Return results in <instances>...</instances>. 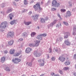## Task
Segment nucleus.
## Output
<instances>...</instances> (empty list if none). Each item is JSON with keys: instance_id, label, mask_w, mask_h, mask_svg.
<instances>
[{"instance_id": "f257e3e1", "label": "nucleus", "mask_w": 76, "mask_h": 76, "mask_svg": "<svg viewBox=\"0 0 76 76\" xmlns=\"http://www.w3.org/2000/svg\"><path fill=\"white\" fill-rule=\"evenodd\" d=\"M33 8L34 9L35 11H38L39 9V10H42V8L40 7V3L37 2L35 5L33 6Z\"/></svg>"}, {"instance_id": "f03ea898", "label": "nucleus", "mask_w": 76, "mask_h": 76, "mask_svg": "<svg viewBox=\"0 0 76 76\" xmlns=\"http://www.w3.org/2000/svg\"><path fill=\"white\" fill-rule=\"evenodd\" d=\"M7 27V22L6 21L2 22L0 25V28L1 29H5Z\"/></svg>"}, {"instance_id": "7ed1b4c3", "label": "nucleus", "mask_w": 76, "mask_h": 76, "mask_svg": "<svg viewBox=\"0 0 76 76\" xmlns=\"http://www.w3.org/2000/svg\"><path fill=\"white\" fill-rule=\"evenodd\" d=\"M12 61L14 64H18L21 61V60L18 58H16L15 59H12Z\"/></svg>"}, {"instance_id": "20e7f679", "label": "nucleus", "mask_w": 76, "mask_h": 76, "mask_svg": "<svg viewBox=\"0 0 76 76\" xmlns=\"http://www.w3.org/2000/svg\"><path fill=\"white\" fill-rule=\"evenodd\" d=\"M52 6H55V7H59L60 4L57 3V1L55 0H53L52 2Z\"/></svg>"}, {"instance_id": "39448f33", "label": "nucleus", "mask_w": 76, "mask_h": 76, "mask_svg": "<svg viewBox=\"0 0 76 76\" xmlns=\"http://www.w3.org/2000/svg\"><path fill=\"white\" fill-rule=\"evenodd\" d=\"M34 56L35 57H39L42 55V53L37 51H35L34 52Z\"/></svg>"}, {"instance_id": "423d86ee", "label": "nucleus", "mask_w": 76, "mask_h": 76, "mask_svg": "<svg viewBox=\"0 0 76 76\" xmlns=\"http://www.w3.org/2000/svg\"><path fill=\"white\" fill-rule=\"evenodd\" d=\"M38 61L40 63L41 62L40 64V66H44V59H43L42 60L39 59L38 60Z\"/></svg>"}, {"instance_id": "0eeeda50", "label": "nucleus", "mask_w": 76, "mask_h": 76, "mask_svg": "<svg viewBox=\"0 0 76 76\" xmlns=\"http://www.w3.org/2000/svg\"><path fill=\"white\" fill-rule=\"evenodd\" d=\"M58 59L59 60L62 61V62H63L66 60V58L64 57L63 56H60L58 58Z\"/></svg>"}, {"instance_id": "6e6552de", "label": "nucleus", "mask_w": 76, "mask_h": 76, "mask_svg": "<svg viewBox=\"0 0 76 76\" xmlns=\"http://www.w3.org/2000/svg\"><path fill=\"white\" fill-rule=\"evenodd\" d=\"M14 35V32H9L8 34V37H13Z\"/></svg>"}, {"instance_id": "1a4fd4ad", "label": "nucleus", "mask_w": 76, "mask_h": 76, "mask_svg": "<svg viewBox=\"0 0 76 76\" xmlns=\"http://www.w3.org/2000/svg\"><path fill=\"white\" fill-rule=\"evenodd\" d=\"M6 60V58L4 57H2L1 59V62L3 63L5 61V60Z\"/></svg>"}, {"instance_id": "9d476101", "label": "nucleus", "mask_w": 76, "mask_h": 76, "mask_svg": "<svg viewBox=\"0 0 76 76\" xmlns=\"http://www.w3.org/2000/svg\"><path fill=\"white\" fill-rule=\"evenodd\" d=\"M31 51V49L29 48H27L26 50V52L27 53H29Z\"/></svg>"}, {"instance_id": "9b49d317", "label": "nucleus", "mask_w": 76, "mask_h": 76, "mask_svg": "<svg viewBox=\"0 0 76 76\" xmlns=\"http://www.w3.org/2000/svg\"><path fill=\"white\" fill-rule=\"evenodd\" d=\"M38 16H39V15H36L34 16H32V18L34 20H37L38 19Z\"/></svg>"}, {"instance_id": "f8f14e48", "label": "nucleus", "mask_w": 76, "mask_h": 76, "mask_svg": "<svg viewBox=\"0 0 76 76\" xmlns=\"http://www.w3.org/2000/svg\"><path fill=\"white\" fill-rule=\"evenodd\" d=\"M40 43V41H37L36 42L35 44H34V46H36V47H38L39 45V43Z\"/></svg>"}, {"instance_id": "ddd939ff", "label": "nucleus", "mask_w": 76, "mask_h": 76, "mask_svg": "<svg viewBox=\"0 0 76 76\" xmlns=\"http://www.w3.org/2000/svg\"><path fill=\"white\" fill-rule=\"evenodd\" d=\"M64 64L65 65H70V62L69 60H68L65 62Z\"/></svg>"}, {"instance_id": "4468645a", "label": "nucleus", "mask_w": 76, "mask_h": 76, "mask_svg": "<svg viewBox=\"0 0 76 76\" xmlns=\"http://www.w3.org/2000/svg\"><path fill=\"white\" fill-rule=\"evenodd\" d=\"M21 53H22V51H20L19 52L17 53L15 56V57H18V56H19L20 54Z\"/></svg>"}, {"instance_id": "2eb2a0df", "label": "nucleus", "mask_w": 76, "mask_h": 76, "mask_svg": "<svg viewBox=\"0 0 76 76\" xmlns=\"http://www.w3.org/2000/svg\"><path fill=\"white\" fill-rule=\"evenodd\" d=\"M41 37H42V36L41 35V34L40 35H38L37 37V38L39 40H41V39H42Z\"/></svg>"}, {"instance_id": "dca6fc26", "label": "nucleus", "mask_w": 76, "mask_h": 76, "mask_svg": "<svg viewBox=\"0 0 76 76\" xmlns=\"http://www.w3.org/2000/svg\"><path fill=\"white\" fill-rule=\"evenodd\" d=\"M56 22H57V20H55L52 23H50V26H53L54 24L56 23Z\"/></svg>"}, {"instance_id": "f3484780", "label": "nucleus", "mask_w": 76, "mask_h": 76, "mask_svg": "<svg viewBox=\"0 0 76 76\" xmlns=\"http://www.w3.org/2000/svg\"><path fill=\"white\" fill-rule=\"evenodd\" d=\"M8 44L10 45H13V41L11 40L8 42Z\"/></svg>"}, {"instance_id": "a211bd4d", "label": "nucleus", "mask_w": 76, "mask_h": 76, "mask_svg": "<svg viewBox=\"0 0 76 76\" xmlns=\"http://www.w3.org/2000/svg\"><path fill=\"white\" fill-rule=\"evenodd\" d=\"M65 44L67 45H70V44L67 40L65 41L64 42Z\"/></svg>"}, {"instance_id": "6ab92c4d", "label": "nucleus", "mask_w": 76, "mask_h": 76, "mask_svg": "<svg viewBox=\"0 0 76 76\" xmlns=\"http://www.w3.org/2000/svg\"><path fill=\"white\" fill-rule=\"evenodd\" d=\"M15 53L14 49H11L10 51V53L11 54H13Z\"/></svg>"}, {"instance_id": "aec40b11", "label": "nucleus", "mask_w": 76, "mask_h": 76, "mask_svg": "<svg viewBox=\"0 0 76 76\" xmlns=\"http://www.w3.org/2000/svg\"><path fill=\"white\" fill-rule=\"evenodd\" d=\"M36 34V33L35 32H32L31 34V36L32 37H34V36Z\"/></svg>"}, {"instance_id": "412c9836", "label": "nucleus", "mask_w": 76, "mask_h": 76, "mask_svg": "<svg viewBox=\"0 0 76 76\" xmlns=\"http://www.w3.org/2000/svg\"><path fill=\"white\" fill-rule=\"evenodd\" d=\"M40 22L41 23H45V19L43 18H41V19Z\"/></svg>"}, {"instance_id": "4be33fe9", "label": "nucleus", "mask_w": 76, "mask_h": 76, "mask_svg": "<svg viewBox=\"0 0 76 76\" xmlns=\"http://www.w3.org/2000/svg\"><path fill=\"white\" fill-rule=\"evenodd\" d=\"M24 23L25 24V25H29V24H31V22H24Z\"/></svg>"}, {"instance_id": "5701e85b", "label": "nucleus", "mask_w": 76, "mask_h": 76, "mask_svg": "<svg viewBox=\"0 0 76 76\" xmlns=\"http://www.w3.org/2000/svg\"><path fill=\"white\" fill-rule=\"evenodd\" d=\"M66 15L67 16H70L71 15V13L70 11H68L67 12Z\"/></svg>"}, {"instance_id": "b1692460", "label": "nucleus", "mask_w": 76, "mask_h": 76, "mask_svg": "<svg viewBox=\"0 0 76 76\" xmlns=\"http://www.w3.org/2000/svg\"><path fill=\"white\" fill-rule=\"evenodd\" d=\"M15 23H16V20H13L10 22V23L11 25H13Z\"/></svg>"}, {"instance_id": "393cba45", "label": "nucleus", "mask_w": 76, "mask_h": 76, "mask_svg": "<svg viewBox=\"0 0 76 76\" xmlns=\"http://www.w3.org/2000/svg\"><path fill=\"white\" fill-rule=\"evenodd\" d=\"M61 23H59L58 24L56 25V27L59 28V27H61Z\"/></svg>"}, {"instance_id": "a878e982", "label": "nucleus", "mask_w": 76, "mask_h": 76, "mask_svg": "<svg viewBox=\"0 0 76 76\" xmlns=\"http://www.w3.org/2000/svg\"><path fill=\"white\" fill-rule=\"evenodd\" d=\"M28 1H27V0H24V4H25V5H26V4H28Z\"/></svg>"}, {"instance_id": "bb28decb", "label": "nucleus", "mask_w": 76, "mask_h": 76, "mask_svg": "<svg viewBox=\"0 0 76 76\" xmlns=\"http://www.w3.org/2000/svg\"><path fill=\"white\" fill-rule=\"evenodd\" d=\"M27 35V33L25 32H24L23 33V34H22V36H23V37H26Z\"/></svg>"}, {"instance_id": "cd10ccee", "label": "nucleus", "mask_w": 76, "mask_h": 76, "mask_svg": "<svg viewBox=\"0 0 76 76\" xmlns=\"http://www.w3.org/2000/svg\"><path fill=\"white\" fill-rule=\"evenodd\" d=\"M5 70L6 71H7V72H9L10 70V69L9 67H7L5 68Z\"/></svg>"}, {"instance_id": "c85d7f7f", "label": "nucleus", "mask_w": 76, "mask_h": 76, "mask_svg": "<svg viewBox=\"0 0 76 76\" xmlns=\"http://www.w3.org/2000/svg\"><path fill=\"white\" fill-rule=\"evenodd\" d=\"M64 70H67L69 69V67H64L63 68Z\"/></svg>"}, {"instance_id": "c756f323", "label": "nucleus", "mask_w": 76, "mask_h": 76, "mask_svg": "<svg viewBox=\"0 0 76 76\" xmlns=\"http://www.w3.org/2000/svg\"><path fill=\"white\" fill-rule=\"evenodd\" d=\"M41 36L42 37H46L47 36V34H41Z\"/></svg>"}, {"instance_id": "7c9ffc66", "label": "nucleus", "mask_w": 76, "mask_h": 76, "mask_svg": "<svg viewBox=\"0 0 76 76\" xmlns=\"http://www.w3.org/2000/svg\"><path fill=\"white\" fill-rule=\"evenodd\" d=\"M12 16H13V15H12V14H10V16L9 18H10V19L11 20L12 19Z\"/></svg>"}, {"instance_id": "2f4dec72", "label": "nucleus", "mask_w": 76, "mask_h": 76, "mask_svg": "<svg viewBox=\"0 0 76 76\" xmlns=\"http://www.w3.org/2000/svg\"><path fill=\"white\" fill-rule=\"evenodd\" d=\"M57 14L58 16L59 17V18L60 19H61V17L60 16V15L59 13H58Z\"/></svg>"}, {"instance_id": "473e14b6", "label": "nucleus", "mask_w": 76, "mask_h": 76, "mask_svg": "<svg viewBox=\"0 0 76 76\" xmlns=\"http://www.w3.org/2000/svg\"><path fill=\"white\" fill-rule=\"evenodd\" d=\"M23 40V39L20 38L18 40V41L19 42H21V41H22Z\"/></svg>"}, {"instance_id": "72a5a7b5", "label": "nucleus", "mask_w": 76, "mask_h": 76, "mask_svg": "<svg viewBox=\"0 0 76 76\" xmlns=\"http://www.w3.org/2000/svg\"><path fill=\"white\" fill-rule=\"evenodd\" d=\"M61 12H66V10L64 9H61Z\"/></svg>"}, {"instance_id": "f704fd0d", "label": "nucleus", "mask_w": 76, "mask_h": 76, "mask_svg": "<svg viewBox=\"0 0 76 76\" xmlns=\"http://www.w3.org/2000/svg\"><path fill=\"white\" fill-rule=\"evenodd\" d=\"M73 58L74 60H76V54L74 55V57Z\"/></svg>"}, {"instance_id": "c9c22d12", "label": "nucleus", "mask_w": 76, "mask_h": 76, "mask_svg": "<svg viewBox=\"0 0 76 76\" xmlns=\"http://www.w3.org/2000/svg\"><path fill=\"white\" fill-rule=\"evenodd\" d=\"M32 64L31 62H30L28 64V66L30 67H32Z\"/></svg>"}, {"instance_id": "e433bc0d", "label": "nucleus", "mask_w": 76, "mask_h": 76, "mask_svg": "<svg viewBox=\"0 0 76 76\" xmlns=\"http://www.w3.org/2000/svg\"><path fill=\"white\" fill-rule=\"evenodd\" d=\"M34 44H29V46L30 47H34Z\"/></svg>"}, {"instance_id": "4c0bfd02", "label": "nucleus", "mask_w": 76, "mask_h": 76, "mask_svg": "<svg viewBox=\"0 0 76 76\" xmlns=\"http://www.w3.org/2000/svg\"><path fill=\"white\" fill-rule=\"evenodd\" d=\"M56 10V8H52L51 9L52 11H54V10Z\"/></svg>"}, {"instance_id": "58836bf2", "label": "nucleus", "mask_w": 76, "mask_h": 76, "mask_svg": "<svg viewBox=\"0 0 76 76\" xmlns=\"http://www.w3.org/2000/svg\"><path fill=\"white\" fill-rule=\"evenodd\" d=\"M12 12V10L10 9L7 11V13H10V12Z\"/></svg>"}, {"instance_id": "ea45409f", "label": "nucleus", "mask_w": 76, "mask_h": 76, "mask_svg": "<svg viewBox=\"0 0 76 76\" xmlns=\"http://www.w3.org/2000/svg\"><path fill=\"white\" fill-rule=\"evenodd\" d=\"M64 25H65L66 26H67L68 25V23H66V22H64Z\"/></svg>"}, {"instance_id": "a19ab883", "label": "nucleus", "mask_w": 76, "mask_h": 76, "mask_svg": "<svg viewBox=\"0 0 76 76\" xmlns=\"http://www.w3.org/2000/svg\"><path fill=\"white\" fill-rule=\"evenodd\" d=\"M65 35H70V33L69 32H66L65 33Z\"/></svg>"}, {"instance_id": "79ce46f5", "label": "nucleus", "mask_w": 76, "mask_h": 76, "mask_svg": "<svg viewBox=\"0 0 76 76\" xmlns=\"http://www.w3.org/2000/svg\"><path fill=\"white\" fill-rule=\"evenodd\" d=\"M59 72H60V74H63V71L61 70H59Z\"/></svg>"}, {"instance_id": "37998d69", "label": "nucleus", "mask_w": 76, "mask_h": 76, "mask_svg": "<svg viewBox=\"0 0 76 76\" xmlns=\"http://www.w3.org/2000/svg\"><path fill=\"white\" fill-rule=\"evenodd\" d=\"M51 59L53 61H54L55 60V58L54 57H52Z\"/></svg>"}, {"instance_id": "c03bdc74", "label": "nucleus", "mask_w": 76, "mask_h": 76, "mask_svg": "<svg viewBox=\"0 0 76 76\" xmlns=\"http://www.w3.org/2000/svg\"><path fill=\"white\" fill-rule=\"evenodd\" d=\"M50 75H52V76H53V75H54V72H52L50 74Z\"/></svg>"}, {"instance_id": "a18cd8bd", "label": "nucleus", "mask_w": 76, "mask_h": 76, "mask_svg": "<svg viewBox=\"0 0 76 76\" xmlns=\"http://www.w3.org/2000/svg\"><path fill=\"white\" fill-rule=\"evenodd\" d=\"M4 53L5 54H7V50H5L4 51Z\"/></svg>"}, {"instance_id": "49530a36", "label": "nucleus", "mask_w": 76, "mask_h": 76, "mask_svg": "<svg viewBox=\"0 0 76 76\" xmlns=\"http://www.w3.org/2000/svg\"><path fill=\"white\" fill-rule=\"evenodd\" d=\"M64 38H68V36H65Z\"/></svg>"}, {"instance_id": "de8ad7c7", "label": "nucleus", "mask_w": 76, "mask_h": 76, "mask_svg": "<svg viewBox=\"0 0 76 76\" xmlns=\"http://www.w3.org/2000/svg\"><path fill=\"white\" fill-rule=\"evenodd\" d=\"M48 20V17H46V18L45 19V20Z\"/></svg>"}, {"instance_id": "09e8293b", "label": "nucleus", "mask_w": 76, "mask_h": 76, "mask_svg": "<svg viewBox=\"0 0 76 76\" xmlns=\"http://www.w3.org/2000/svg\"><path fill=\"white\" fill-rule=\"evenodd\" d=\"M76 28H73V31H76Z\"/></svg>"}, {"instance_id": "8fccbe9b", "label": "nucleus", "mask_w": 76, "mask_h": 76, "mask_svg": "<svg viewBox=\"0 0 76 76\" xmlns=\"http://www.w3.org/2000/svg\"><path fill=\"white\" fill-rule=\"evenodd\" d=\"M74 76H76V72H75L74 73Z\"/></svg>"}, {"instance_id": "3c124183", "label": "nucleus", "mask_w": 76, "mask_h": 76, "mask_svg": "<svg viewBox=\"0 0 76 76\" xmlns=\"http://www.w3.org/2000/svg\"><path fill=\"white\" fill-rule=\"evenodd\" d=\"M31 13H32V12H30L28 13L29 15H31Z\"/></svg>"}, {"instance_id": "603ef678", "label": "nucleus", "mask_w": 76, "mask_h": 76, "mask_svg": "<svg viewBox=\"0 0 76 76\" xmlns=\"http://www.w3.org/2000/svg\"><path fill=\"white\" fill-rule=\"evenodd\" d=\"M54 76H59V75H55Z\"/></svg>"}, {"instance_id": "864d4df0", "label": "nucleus", "mask_w": 76, "mask_h": 76, "mask_svg": "<svg viewBox=\"0 0 76 76\" xmlns=\"http://www.w3.org/2000/svg\"><path fill=\"white\" fill-rule=\"evenodd\" d=\"M73 35H76V34H75V33H73Z\"/></svg>"}, {"instance_id": "5fc2aeb1", "label": "nucleus", "mask_w": 76, "mask_h": 76, "mask_svg": "<svg viewBox=\"0 0 76 76\" xmlns=\"http://www.w3.org/2000/svg\"><path fill=\"white\" fill-rule=\"evenodd\" d=\"M49 50L50 51V52L51 53V49H49Z\"/></svg>"}, {"instance_id": "6e6d98bb", "label": "nucleus", "mask_w": 76, "mask_h": 76, "mask_svg": "<svg viewBox=\"0 0 76 76\" xmlns=\"http://www.w3.org/2000/svg\"><path fill=\"white\" fill-rule=\"evenodd\" d=\"M27 11V10L26 9H25L24 10V11H25V12H26V11Z\"/></svg>"}, {"instance_id": "4d7b16f0", "label": "nucleus", "mask_w": 76, "mask_h": 76, "mask_svg": "<svg viewBox=\"0 0 76 76\" xmlns=\"http://www.w3.org/2000/svg\"><path fill=\"white\" fill-rule=\"evenodd\" d=\"M47 58H50V56H48Z\"/></svg>"}, {"instance_id": "13d9d810", "label": "nucleus", "mask_w": 76, "mask_h": 76, "mask_svg": "<svg viewBox=\"0 0 76 76\" xmlns=\"http://www.w3.org/2000/svg\"><path fill=\"white\" fill-rule=\"evenodd\" d=\"M44 76V74H42L41 75H40V76Z\"/></svg>"}, {"instance_id": "bf43d9fd", "label": "nucleus", "mask_w": 76, "mask_h": 76, "mask_svg": "<svg viewBox=\"0 0 76 76\" xmlns=\"http://www.w3.org/2000/svg\"><path fill=\"white\" fill-rule=\"evenodd\" d=\"M15 0L16 1H19V0Z\"/></svg>"}, {"instance_id": "052dcab7", "label": "nucleus", "mask_w": 76, "mask_h": 76, "mask_svg": "<svg viewBox=\"0 0 76 76\" xmlns=\"http://www.w3.org/2000/svg\"><path fill=\"white\" fill-rule=\"evenodd\" d=\"M26 65H28V62H27L26 64Z\"/></svg>"}, {"instance_id": "680f3d73", "label": "nucleus", "mask_w": 76, "mask_h": 76, "mask_svg": "<svg viewBox=\"0 0 76 76\" xmlns=\"http://www.w3.org/2000/svg\"><path fill=\"white\" fill-rule=\"evenodd\" d=\"M55 51H56V52H57V51H58V50H55Z\"/></svg>"}, {"instance_id": "e2e57ef3", "label": "nucleus", "mask_w": 76, "mask_h": 76, "mask_svg": "<svg viewBox=\"0 0 76 76\" xmlns=\"http://www.w3.org/2000/svg\"><path fill=\"white\" fill-rule=\"evenodd\" d=\"M75 68L76 69V64H75Z\"/></svg>"}, {"instance_id": "0e129e2a", "label": "nucleus", "mask_w": 76, "mask_h": 76, "mask_svg": "<svg viewBox=\"0 0 76 76\" xmlns=\"http://www.w3.org/2000/svg\"><path fill=\"white\" fill-rule=\"evenodd\" d=\"M38 29H39V26H38Z\"/></svg>"}, {"instance_id": "69168bd1", "label": "nucleus", "mask_w": 76, "mask_h": 76, "mask_svg": "<svg viewBox=\"0 0 76 76\" xmlns=\"http://www.w3.org/2000/svg\"><path fill=\"white\" fill-rule=\"evenodd\" d=\"M22 76H25V75H23Z\"/></svg>"}, {"instance_id": "338daca9", "label": "nucleus", "mask_w": 76, "mask_h": 76, "mask_svg": "<svg viewBox=\"0 0 76 76\" xmlns=\"http://www.w3.org/2000/svg\"><path fill=\"white\" fill-rule=\"evenodd\" d=\"M70 6H72V5H70Z\"/></svg>"}, {"instance_id": "774afa93", "label": "nucleus", "mask_w": 76, "mask_h": 76, "mask_svg": "<svg viewBox=\"0 0 76 76\" xmlns=\"http://www.w3.org/2000/svg\"><path fill=\"white\" fill-rule=\"evenodd\" d=\"M41 3H42V2H41Z\"/></svg>"}]
</instances>
